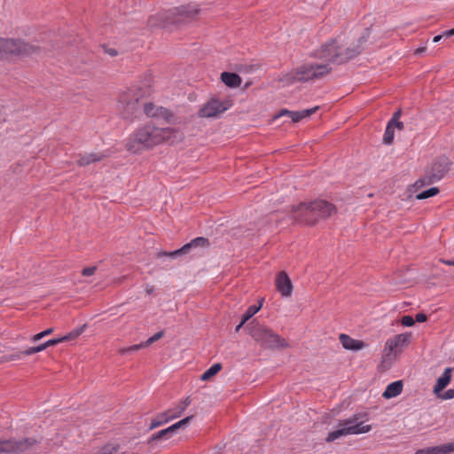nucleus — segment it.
Returning <instances> with one entry per match:
<instances>
[{"label":"nucleus","mask_w":454,"mask_h":454,"mask_svg":"<svg viewBox=\"0 0 454 454\" xmlns=\"http://www.w3.org/2000/svg\"><path fill=\"white\" fill-rule=\"evenodd\" d=\"M369 34L370 28H366L356 43H344L340 36L322 43L310 54L315 60L303 63L284 74L279 81L285 85H289L296 82H305L324 78L332 72L331 65L347 63L359 55L364 50L363 43L367 41Z\"/></svg>","instance_id":"nucleus-1"},{"label":"nucleus","mask_w":454,"mask_h":454,"mask_svg":"<svg viewBox=\"0 0 454 454\" xmlns=\"http://www.w3.org/2000/svg\"><path fill=\"white\" fill-rule=\"evenodd\" d=\"M184 139V133L173 128H161L148 123L138 128L129 137L127 150L137 153L143 149L152 148L162 143L170 145L178 143Z\"/></svg>","instance_id":"nucleus-2"},{"label":"nucleus","mask_w":454,"mask_h":454,"mask_svg":"<svg viewBox=\"0 0 454 454\" xmlns=\"http://www.w3.org/2000/svg\"><path fill=\"white\" fill-rule=\"evenodd\" d=\"M291 212L294 222L304 225H315L320 219L335 214L336 207L325 200H316L292 206Z\"/></svg>","instance_id":"nucleus-3"},{"label":"nucleus","mask_w":454,"mask_h":454,"mask_svg":"<svg viewBox=\"0 0 454 454\" xmlns=\"http://www.w3.org/2000/svg\"><path fill=\"white\" fill-rule=\"evenodd\" d=\"M151 94L149 86H134L119 95L116 110L123 119L133 120L140 113V101Z\"/></svg>","instance_id":"nucleus-4"},{"label":"nucleus","mask_w":454,"mask_h":454,"mask_svg":"<svg viewBox=\"0 0 454 454\" xmlns=\"http://www.w3.org/2000/svg\"><path fill=\"white\" fill-rule=\"evenodd\" d=\"M198 13L199 9L195 5L181 6L165 11L155 16H151L148 20V23L151 27L181 24L192 19Z\"/></svg>","instance_id":"nucleus-5"},{"label":"nucleus","mask_w":454,"mask_h":454,"mask_svg":"<svg viewBox=\"0 0 454 454\" xmlns=\"http://www.w3.org/2000/svg\"><path fill=\"white\" fill-rule=\"evenodd\" d=\"M249 334L264 348L281 349L289 347L288 342L285 339L270 328L258 323H252L249 326Z\"/></svg>","instance_id":"nucleus-6"},{"label":"nucleus","mask_w":454,"mask_h":454,"mask_svg":"<svg viewBox=\"0 0 454 454\" xmlns=\"http://www.w3.org/2000/svg\"><path fill=\"white\" fill-rule=\"evenodd\" d=\"M361 414H355L348 419L341 420L339 424L340 427L329 433L326 442H331L348 434H361L369 432L372 429V426L364 425L361 420Z\"/></svg>","instance_id":"nucleus-7"},{"label":"nucleus","mask_w":454,"mask_h":454,"mask_svg":"<svg viewBox=\"0 0 454 454\" xmlns=\"http://www.w3.org/2000/svg\"><path fill=\"white\" fill-rule=\"evenodd\" d=\"M36 51V47L23 41L0 38V58H4L7 55H30Z\"/></svg>","instance_id":"nucleus-8"},{"label":"nucleus","mask_w":454,"mask_h":454,"mask_svg":"<svg viewBox=\"0 0 454 454\" xmlns=\"http://www.w3.org/2000/svg\"><path fill=\"white\" fill-rule=\"evenodd\" d=\"M209 246V241L204 237H198L191 240L189 243L184 245L181 248L172 252H161L158 254L159 257L167 256L171 259H176L178 256L185 255L188 254H197L200 248H207Z\"/></svg>","instance_id":"nucleus-9"},{"label":"nucleus","mask_w":454,"mask_h":454,"mask_svg":"<svg viewBox=\"0 0 454 454\" xmlns=\"http://www.w3.org/2000/svg\"><path fill=\"white\" fill-rule=\"evenodd\" d=\"M411 335L397 334L394 338L388 339L385 344L384 362L393 361L396 355L402 351V348L409 342Z\"/></svg>","instance_id":"nucleus-10"},{"label":"nucleus","mask_w":454,"mask_h":454,"mask_svg":"<svg viewBox=\"0 0 454 454\" xmlns=\"http://www.w3.org/2000/svg\"><path fill=\"white\" fill-rule=\"evenodd\" d=\"M230 107L231 104L229 101L212 98L200 109L199 116L203 118H215Z\"/></svg>","instance_id":"nucleus-11"},{"label":"nucleus","mask_w":454,"mask_h":454,"mask_svg":"<svg viewBox=\"0 0 454 454\" xmlns=\"http://www.w3.org/2000/svg\"><path fill=\"white\" fill-rule=\"evenodd\" d=\"M34 443V440L27 438L20 441H0V453H20L27 450Z\"/></svg>","instance_id":"nucleus-12"},{"label":"nucleus","mask_w":454,"mask_h":454,"mask_svg":"<svg viewBox=\"0 0 454 454\" xmlns=\"http://www.w3.org/2000/svg\"><path fill=\"white\" fill-rule=\"evenodd\" d=\"M444 177L443 172H427L408 188L409 192H418Z\"/></svg>","instance_id":"nucleus-13"},{"label":"nucleus","mask_w":454,"mask_h":454,"mask_svg":"<svg viewBox=\"0 0 454 454\" xmlns=\"http://www.w3.org/2000/svg\"><path fill=\"white\" fill-rule=\"evenodd\" d=\"M276 287L283 297L291 296L293 285L291 279L285 271H281L278 274L276 278Z\"/></svg>","instance_id":"nucleus-14"},{"label":"nucleus","mask_w":454,"mask_h":454,"mask_svg":"<svg viewBox=\"0 0 454 454\" xmlns=\"http://www.w3.org/2000/svg\"><path fill=\"white\" fill-rule=\"evenodd\" d=\"M318 109V106H315L310 109H305L301 111H289L287 109H282L278 114L276 115V118L281 117V116H288L291 118L293 122H298L301 121L304 118H307L316 113V111Z\"/></svg>","instance_id":"nucleus-15"},{"label":"nucleus","mask_w":454,"mask_h":454,"mask_svg":"<svg viewBox=\"0 0 454 454\" xmlns=\"http://www.w3.org/2000/svg\"><path fill=\"white\" fill-rule=\"evenodd\" d=\"M106 157V155L104 153H91L79 155L75 161L78 167H90L93 166L96 162L101 161Z\"/></svg>","instance_id":"nucleus-16"},{"label":"nucleus","mask_w":454,"mask_h":454,"mask_svg":"<svg viewBox=\"0 0 454 454\" xmlns=\"http://www.w3.org/2000/svg\"><path fill=\"white\" fill-rule=\"evenodd\" d=\"M452 451H454V442L426 450H419L416 454H447Z\"/></svg>","instance_id":"nucleus-17"},{"label":"nucleus","mask_w":454,"mask_h":454,"mask_svg":"<svg viewBox=\"0 0 454 454\" xmlns=\"http://www.w3.org/2000/svg\"><path fill=\"white\" fill-rule=\"evenodd\" d=\"M340 340L342 347L349 350H360L364 347V343L362 340H354L348 335L340 334Z\"/></svg>","instance_id":"nucleus-18"},{"label":"nucleus","mask_w":454,"mask_h":454,"mask_svg":"<svg viewBox=\"0 0 454 454\" xmlns=\"http://www.w3.org/2000/svg\"><path fill=\"white\" fill-rule=\"evenodd\" d=\"M403 390V382L396 380L388 384L382 394V396L386 399H390L399 395Z\"/></svg>","instance_id":"nucleus-19"},{"label":"nucleus","mask_w":454,"mask_h":454,"mask_svg":"<svg viewBox=\"0 0 454 454\" xmlns=\"http://www.w3.org/2000/svg\"><path fill=\"white\" fill-rule=\"evenodd\" d=\"M221 80L230 88H237L241 83V78L235 73L223 72L221 74Z\"/></svg>","instance_id":"nucleus-20"},{"label":"nucleus","mask_w":454,"mask_h":454,"mask_svg":"<svg viewBox=\"0 0 454 454\" xmlns=\"http://www.w3.org/2000/svg\"><path fill=\"white\" fill-rule=\"evenodd\" d=\"M451 369L446 368L443 373L437 379L436 384L434 387V391L439 393L443 390L450 381Z\"/></svg>","instance_id":"nucleus-21"},{"label":"nucleus","mask_w":454,"mask_h":454,"mask_svg":"<svg viewBox=\"0 0 454 454\" xmlns=\"http://www.w3.org/2000/svg\"><path fill=\"white\" fill-rule=\"evenodd\" d=\"M451 163L446 156H440L434 162L431 170H449Z\"/></svg>","instance_id":"nucleus-22"},{"label":"nucleus","mask_w":454,"mask_h":454,"mask_svg":"<svg viewBox=\"0 0 454 454\" xmlns=\"http://www.w3.org/2000/svg\"><path fill=\"white\" fill-rule=\"evenodd\" d=\"M439 189L437 187H430L428 189L419 191L415 192V199L418 200H426L431 197H434L439 193Z\"/></svg>","instance_id":"nucleus-23"},{"label":"nucleus","mask_w":454,"mask_h":454,"mask_svg":"<svg viewBox=\"0 0 454 454\" xmlns=\"http://www.w3.org/2000/svg\"><path fill=\"white\" fill-rule=\"evenodd\" d=\"M120 450L119 444L109 443L102 447L97 454H127V451L120 452Z\"/></svg>","instance_id":"nucleus-24"},{"label":"nucleus","mask_w":454,"mask_h":454,"mask_svg":"<svg viewBox=\"0 0 454 454\" xmlns=\"http://www.w3.org/2000/svg\"><path fill=\"white\" fill-rule=\"evenodd\" d=\"M173 434L168 431V427L153 434L148 440V443H153L156 441L168 440Z\"/></svg>","instance_id":"nucleus-25"},{"label":"nucleus","mask_w":454,"mask_h":454,"mask_svg":"<svg viewBox=\"0 0 454 454\" xmlns=\"http://www.w3.org/2000/svg\"><path fill=\"white\" fill-rule=\"evenodd\" d=\"M222 369L221 364H214L208 368L200 377L201 380H208L210 378L215 376Z\"/></svg>","instance_id":"nucleus-26"},{"label":"nucleus","mask_w":454,"mask_h":454,"mask_svg":"<svg viewBox=\"0 0 454 454\" xmlns=\"http://www.w3.org/2000/svg\"><path fill=\"white\" fill-rule=\"evenodd\" d=\"M262 304L257 305H251L247 308L246 312L242 315V320L243 323H246L254 315H255L259 309H261Z\"/></svg>","instance_id":"nucleus-27"},{"label":"nucleus","mask_w":454,"mask_h":454,"mask_svg":"<svg viewBox=\"0 0 454 454\" xmlns=\"http://www.w3.org/2000/svg\"><path fill=\"white\" fill-rule=\"evenodd\" d=\"M394 133H395L394 124L387 123L386 130H385V134L383 137L384 144L390 145L393 142Z\"/></svg>","instance_id":"nucleus-28"},{"label":"nucleus","mask_w":454,"mask_h":454,"mask_svg":"<svg viewBox=\"0 0 454 454\" xmlns=\"http://www.w3.org/2000/svg\"><path fill=\"white\" fill-rule=\"evenodd\" d=\"M192 419V416L186 417V418L179 420L178 422L173 424L172 426L168 427V429L172 434H174L176 432V430L188 425V423L191 421Z\"/></svg>","instance_id":"nucleus-29"},{"label":"nucleus","mask_w":454,"mask_h":454,"mask_svg":"<svg viewBox=\"0 0 454 454\" xmlns=\"http://www.w3.org/2000/svg\"><path fill=\"white\" fill-rule=\"evenodd\" d=\"M192 419V416L186 417V418L179 420L178 422L173 424L172 426L168 427V429L172 434H174L176 432V430L188 425V423L191 421Z\"/></svg>","instance_id":"nucleus-30"},{"label":"nucleus","mask_w":454,"mask_h":454,"mask_svg":"<svg viewBox=\"0 0 454 454\" xmlns=\"http://www.w3.org/2000/svg\"><path fill=\"white\" fill-rule=\"evenodd\" d=\"M85 327H86V325H84L81 327H78V328L73 330L67 335L63 336L62 337L63 341L74 340L75 338H77L79 335H81L84 332Z\"/></svg>","instance_id":"nucleus-31"},{"label":"nucleus","mask_w":454,"mask_h":454,"mask_svg":"<svg viewBox=\"0 0 454 454\" xmlns=\"http://www.w3.org/2000/svg\"><path fill=\"white\" fill-rule=\"evenodd\" d=\"M143 105H144V113L148 117H154L157 115L158 109L155 108V106L153 103L148 102V103H144Z\"/></svg>","instance_id":"nucleus-32"},{"label":"nucleus","mask_w":454,"mask_h":454,"mask_svg":"<svg viewBox=\"0 0 454 454\" xmlns=\"http://www.w3.org/2000/svg\"><path fill=\"white\" fill-rule=\"evenodd\" d=\"M47 348V346L45 344V342L36 346V347H31V348H28L27 349L24 350V353L26 356H31V355H34L35 353H38V352H41V351H43L44 349Z\"/></svg>","instance_id":"nucleus-33"},{"label":"nucleus","mask_w":454,"mask_h":454,"mask_svg":"<svg viewBox=\"0 0 454 454\" xmlns=\"http://www.w3.org/2000/svg\"><path fill=\"white\" fill-rule=\"evenodd\" d=\"M185 411V408L181 405V403H178L176 406H175L172 409L168 410V412L170 414V417L173 419L178 418L182 415V413Z\"/></svg>","instance_id":"nucleus-34"},{"label":"nucleus","mask_w":454,"mask_h":454,"mask_svg":"<svg viewBox=\"0 0 454 454\" xmlns=\"http://www.w3.org/2000/svg\"><path fill=\"white\" fill-rule=\"evenodd\" d=\"M52 332H53V328H48V329L32 336L31 341L36 342V341L40 340L41 339H43V337L50 335Z\"/></svg>","instance_id":"nucleus-35"},{"label":"nucleus","mask_w":454,"mask_h":454,"mask_svg":"<svg viewBox=\"0 0 454 454\" xmlns=\"http://www.w3.org/2000/svg\"><path fill=\"white\" fill-rule=\"evenodd\" d=\"M163 335H164L163 331L158 332L155 334H153L152 337H150L147 340L143 342V345L146 348V347L150 346L151 344H153V342L160 340Z\"/></svg>","instance_id":"nucleus-36"},{"label":"nucleus","mask_w":454,"mask_h":454,"mask_svg":"<svg viewBox=\"0 0 454 454\" xmlns=\"http://www.w3.org/2000/svg\"><path fill=\"white\" fill-rule=\"evenodd\" d=\"M26 356L25 353H24V350L22 351H18V352H14V353H12V354H8L5 356V360L6 361H16V360H20L22 359V357Z\"/></svg>","instance_id":"nucleus-37"},{"label":"nucleus","mask_w":454,"mask_h":454,"mask_svg":"<svg viewBox=\"0 0 454 454\" xmlns=\"http://www.w3.org/2000/svg\"><path fill=\"white\" fill-rule=\"evenodd\" d=\"M142 348H145L143 345V342L139 343V344L132 345V346H130L129 348H122V349L120 350V352H121V354L125 355V354H129V353H132V352L137 351L138 349H140Z\"/></svg>","instance_id":"nucleus-38"},{"label":"nucleus","mask_w":454,"mask_h":454,"mask_svg":"<svg viewBox=\"0 0 454 454\" xmlns=\"http://www.w3.org/2000/svg\"><path fill=\"white\" fill-rule=\"evenodd\" d=\"M401 323L403 326H412L415 324V320L411 316H403L401 319Z\"/></svg>","instance_id":"nucleus-39"},{"label":"nucleus","mask_w":454,"mask_h":454,"mask_svg":"<svg viewBox=\"0 0 454 454\" xmlns=\"http://www.w3.org/2000/svg\"><path fill=\"white\" fill-rule=\"evenodd\" d=\"M96 270H97L96 266L87 267L82 270V274L84 277H90V276L93 275Z\"/></svg>","instance_id":"nucleus-40"},{"label":"nucleus","mask_w":454,"mask_h":454,"mask_svg":"<svg viewBox=\"0 0 454 454\" xmlns=\"http://www.w3.org/2000/svg\"><path fill=\"white\" fill-rule=\"evenodd\" d=\"M165 423H166V419H159L158 418H156L155 419L152 420V422L150 424V429L156 428Z\"/></svg>","instance_id":"nucleus-41"},{"label":"nucleus","mask_w":454,"mask_h":454,"mask_svg":"<svg viewBox=\"0 0 454 454\" xmlns=\"http://www.w3.org/2000/svg\"><path fill=\"white\" fill-rule=\"evenodd\" d=\"M60 342H63V339L62 337L61 338H54V339H51L47 341H45V344L47 346V348L49 347H52V346H55Z\"/></svg>","instance_id":"nucleus-42"},{"label":"nucleus","mask_w":454,"mask_h":454,"mask_svg":"<svg viewBox=\"0 0 454 454\" xmlns=\"http://www.w3.org/2000/svg\"><path fill=\"white\" fill-rule=\"evenodd\" d=\"M402 115L401 110H397L392 116L391 120L388 121L390 124H394L396 121H399L400 117Z\"/></svg>","instance_id":"nucleus-43"},{"label":"nucleus","mask_w":454,"mask_h":454,"mask_svg":"<svg viewBox=\"0 0 454 454\" xmlns=\"http://www.w3.org/2000/svg\"><path fill=\"white\" fill-rule=\"evenodd\" d=\"M157 418L159 419H166V423L168 422V420L173 419V418L170 417L168 411H167L163 413H160Z\"/></svg>","instance_id":"nucleus-44"},{"label":"nucleus","mask_w":454,"mask_h":454,"mask_svg":"<svg viewBox=\"0 0 454 454\" xmlns=\"http://www.w3.org/2000/svg\"><path fill=\"white\" fill-rule=\"evenodd\" d=\"M427 317L426 314H424V313H418L416 315V317H415L414 320L417 321V322H419V323H423V322L427 321Z\"/></svg>","instance_id":"nucleus-45"},{"label":"nucleus","mask_w":454,"mask_h":454,"mask_svg":"<svg viewBox=\"0 0 454 454\" xmlns=\"http://www.w3.org/2000/svg\"><path fill=\"white\" fill-rule=\"evenodd\" d=\"M444 398H445V399H451V398H454V389H448V390L445 392Z\"/></svg>","instance_id":"nucleus-46"},{"label":"nucleus","mask_w":454,"mask_h":454,"mask_svg":"<svg viewBox=\"0 0 454 454\" xmlns=\"http://www.w3.org/2000/svg\"><path fill=\"white\" fill-rule=\"evenodd\" d=\"M179 403H181V405L186 409L191 404V399L188 396L183 401H181Z\"/></svg>","instance_id":"nucleus-47"},{"label":"nucleus","mask_w":454,"mask_h":454,"mask_svg":"<svg viewBox=\"0 0 454 454\" xmlns=\"http://www.w3.org/2000/svg\"><path fill=\"white\" fill-rule=\"evenodd\" d=\"M105 51L112 57H114L118 54L117 51L113 48L106 49Z\"/></svg>","instance_id":"nucleus-48"},{"label":"nucleus","mask_w":454,"mask_h":454,"mask_svg":"<svg viewBox=\"0 0 454 454\" xmlns=\"http://www.w3.org/2000/svg\"><path fill=\"white\" fill-rule=\"evenodd\" d=\"M443 37H450L454 35V28L449 29L442 33Z\"/></svg>","instance_id":"nucleus-49"},{"label":"nucleus","mask_w":454,"mask_h":454,"mask_svg":"<svg viewBox=\"0 0 454 454\" xmlns=\"http://www.w3.org/2000/svg\"><path fill=\"white\" fill-rule=\"evenodd\" d=\"M403 127H404V125H403V121H396L395 122H394V129L396 128L401 130L403 129Z\"/></svg>","instance_id":"nucleus-50"},{"label":"nucleus","mask_w":454,"mask_h":454,"mask_svg":"<svg viewBox=\"0 0 454 454\" xmlns=\"http://www.w3.org/2000/svg\"><path fill=\"white\" fill-rule=\"evenodd\" d=\"M442 38H443L442 34L438 35H436V36H434V37L433 38V42H434V43H438V42H440V41H441V39H442Z\"/></svg>","instance_id":"nucleus-51"},{"label":"nucleus","mask_w":454,"mask_h":454,"mask_svg":"<svg viewBox=\"0 0 454 454\" xmlns=\"http://www.w3.org/2000/svg\"><path fill=\"white\" fill-rule=\"evenodd\" d=\"M245 324L246 323H243V320L241 319L240 323L236 326L235 331L239 332Z\"/></svg>","instance_id":"nucleus-52"},{"label":"nucleus","mask_w":454,"mask_h":454,"mask_svg":"<svg viewBox=\"0 0 454 454\" xmlns=\"http://www.w3.org/2000/svg\"><path fill=\"white\" fill-rule=\"evenodd\" d=\"M425 51H426V47H421V48L417 49L416 53L417 54H421Z\"/></svg>","instance_id":"nucleus-53"},{"label":"nucleus","mask_w":454,"mask_h":454,"mask_svg":"<svg viewBox=\"0 0 454 454\" xmlns=\"http://www.w3.org/2000/svg\"><path fill=\"white\" fill-rule=\"evenodd\" d=\"M446 264H449V265H454V261H447V262H444Z\"/></svg>","instance_id":"nucleus-54"},{"label":"nucleus","mask_w":454,"mask_h":454,"mask_svg":"<svg viewBox=\"0 0 454 454\" xmlns=\"http://www.w3.org/2000/svg\"><path fill=\"white\" fill-rule=\"evenodd\" d=\"M153 288H148V289H146V293H147V294H152V293H153Z\"/></svg>","instance_id":"nucleus-55"}]
</instances>
